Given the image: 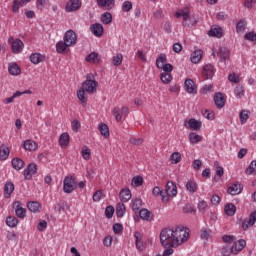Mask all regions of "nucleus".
<instances>
[{
	"mask_svg": "<svg viewBox=\"0 0 256 256\" xmlns=\"http://www.w3.org/2000/svg\"><path fill=\"white\" fill-rule=\"evenodd\" d=\"M189 239V229L178 226L175 230L164 228L160 232V242L164 249H174Z\"/></svg>",
	"mask_w": 256,
	"mask_h": 256,
	"instance_id": "f257e3e1",
	"label": "nucleus"
},
{
	"mask_svg": "<svg viewBox=\"0 0 256 256\" xmlns=\"http://www.w3.org/2000/svg\"><path fill=\"white\" fill-rule=\"evenodd\" d=\"M77 189V180L73 176H66L63 181L64 193H73Z\"/></svg>",
	"mask_w": 256,
	"mask_h": 256,
	"instance_id": "f03ea898",
	"label": "nucleus"
},
{
	"mask_svg": "<svg viewBox=\"0 0 256 256\" xmlns=\"http://www.w3.org/2000/svg\"><path fill=\"white\" fill-rule=\"evenodd\" d=\"M175 17H176V19H179L182 17V19H183L182 25L184 27H187V21H189V19H191V7L186 6L182 9H180L179 11H177L175 13Z\"/></svg>",
	"mask_w": 256,
	"mask_h": 256,
	"instance_id": "7ed1b4c3",
	"label": "nucleus"
},
{
	"mask_svg": "<svg viewBox=\"0 0 256 256\" xmlns=\"http://www.w3.org/2000/svg\"><path fill=\"white\" fill-rule=\"evenodd\" d=\"M97 81L91 80V77L87 76V79L82 84V89L86 91V93H95L97 91Z\"/></svg>",
	"mask_w": 256,
	"mask_h": 256,
	"instance_id": "20e7f679",
	"label": "nucleus"
},
{
	"mask_svg": "<svg viewBox=\"0 0 256 256\" xmlns=\"http://www.w3.org/2000/svg\"><path fill=\"white\" fill-rule=\"evenodd\" d=\"M12 209L15 210L18 219H25L27 217V209L23 208V204L20 201L13 202Z\"/></svg>",
	"mask_w": 256,
	"mask_h": 256,
	"instance_id": "39448f33",
	"label": "nucleus"
},
{
	"mask_svg": "<svg viewBox=\"0 0 256 256\" xmlns=\"http://www.w3.org/2000/svg\"><path fill=\"white\" fill-rule=\"evenodd\" d=\"M83 5V2L81 0H69L66 3V13H73L75 11H79L81 9V6Z\"/></svg>",
	"mask_w": 256,
	"mask_h": 256,
	"instance_id": "423d86ee",
	"label": "nucleus"
},
{
	"mask_svg": "<svg viewBox=\"0 0 256 256\" xmlns=\"http://www.w3.org/2000/svg\"><path fill=\"white\" fill-rule=\"evenodd\" d=\"M64 41L69 45L70 47H73L77 45V34L73 30L66 31L64 35Z\"/></svg>",
	"mask_w": 256,
	"mask_h": 256,
	"instance_id": "0eeeda50",
	"label": "nucleus"
},
{
	"mask_svg": "<svg viewBox=\"0 0 256 256\" xmlns=\"http://www.w3.org/2000/svg\"><path fill=\"white\" fill-rule=\"evenodd\" d=\"M203 123L201 121H198L194 118H191L190 120H185L184 126L186 129H191L192 131H199L201 130Z\"/></svg>",
	"mask_w": 256,
	"mask_h": 256,
	"instance_id": "6e6552de",
	"label": "nucleus"
},
{
	"mask_svg": "<svg viewBox=\"0 0 256 256\" xmlns=\"http://www.w3.org/2000/svg\"><path fill=\"white\" fill-rule=\"evenodd\" d=\"M247 246V242L245 240H239V241H233L231 249H232V255H239L241 253L242 249H245Z\"/></svg>",
	"mask_w": 256,
	"mask_h": 256,
	"instance_id": "1a4fd4ad",
	"label": "nucleus"
},
{
	"mask_svg": "<svg viewBox=\"0 0 256 256\" xmlns=\"http://www.w3.org/2000/svg\"><path fill=\"white\" fill-rule=\"evenodd\" d=\"M164 193H165V197H168V199L170 197L177 196V185H175V183L172 181L167 182Z\"/></svg>",
	"mask_w": 256,
	"mask_h": 256,
	"instance_id": "9d476101",
	"label": "nucleus"
},
{
	"mask_svg": "<svg viewBox=\"0 0 256 256\" xmlns=\"http://www.w3.org/2000/svg\"><path fill=\"white\" fill-rule=\"evenodd\" d=\"M184 89L189 95H196L197 93V85L191 78H187L184 82Z\"/></svg>",
	"mask_w": 256,
	"mask_h": 256,
	"instance_id": "9b49d317",
	"label": "nucleus"
},
{
	"mask_svg": "<svg viewBox=\"0 0 256 256\" xmlns=\"http://www.w3.org/2000/svg\"><path fill=\"white\" fill-rule=\"evenodd\" d=\"M255 222H256V210L251 212L248 219L243 220L242 228L244 229V231H247V229H249V227H253L255 225Z\"/></svg>",
	"mask_w": 256,
	"mask_h": 256,
	"instance_id": "f8f14e48",
	"label": "nucleus"
},
{
	"mask_svg": "<svg viewBox=\"0 0 256 256\" xmlns=\"http://www.w3.org/2000/svg\"><path fill=\"white\" fill-rule=\"evenodd\" d=\"M213 75H215V66L206 64L202 71V77L204 79H212Z\"/></svg>",
	"mask_w": 256,
	"mask_h": 256,
	"instance_id": "ddd939ff",
	"label": "nucleus"
},
{
	"mask_svg": "<svg viewBox=\"0 0 256 256\" xmlns=\"http://www.w3.org/2000/svg\"><path fill=\"white\" fill-rule=\"evenodd\" d=\"M35 173H37V165L29 164L28 167L24 170L23 175L24 178L29 181L30 179H32Z\"/></svg>",
	"mask_w": 256,
	"mask_h": 256,
	"instance_id": "4468645a",
	"label": "nucleus"
},
{
	"mask_svg": "<svg viewBox=\"0 0 256 256\" xmlns=\"http://www.w3.org/2000/svg\"><path fill=\"white\" fill-rule=\"evenodd\" d=\"M90 31L91 33H93V35L95 37H102L103 36V25L99 24V23H95V24H92L90 26Z\"/></svg>",
	"mask_w": 256,
	"mask_h": 256,
	"instance_id": "2eb2a0df",
	"label": "nucleus"
},
{
	"mask_svg": "<svg viewBox=\"0 0 256 256\" xmlns=\"http://www.w3.org/2000/svg\"><path fill=\"white\" fill-rule=\"evenodd\" d=\"M45 59H46L45 55L41 53H32L30 55V61L31 63H33V65H39V63H43Z\"/></svg>",
	"mask_w": 256,
	"mask_h": 256,
	"instance_id": "dca6fc26",
	"label": "nucleus"
},
{
	"mask_svg": "<svg viewBox=\"0 0 256 256\" xmlns=\"http://www.w3.org/2000/svg\"><path fill=\"white\" fill-rule=\"evenodd\" d=\"M214 103L218 109H223V107H225V98L221 92L214 95Z\"/></svg>",
	"mask_w": 256,
	"mask_h": 256,
	"instance_id": "f3484780",
	"label": "nucleus"
},
{
	"mask_svg": "<svg viewBox=\"0 0 256 256\" xmlns=\"http://www.w3.org/2000/svg\"><path fill=\"white\" fill-rule=\"evenodd\" d=\"M152 193L154 197H161L163 203H167L169 201V196H165V191L161 190L160 187L156 186L153 188Z\"/></svg>",
	"mask_w": 256,
	"mask_h": 256,
	"instance_id": "a211bd4d",
	"label": "nucleus"
},
{
	"mask_svg": "<svg viewBox=\"0 0 256 256\" xmlns=\"http://www.w3.org/2000/svg\"><path fill=\"white\" fill-rule=\"evenodd\" d=\"M208 35L209 37H217L218 39H221V37H223V29L219 26H212Z\"/></svg>",
	"mask_w": 256,
	"mask_h": 256,
	"instance_id": "6ab92c4d",
	"label": "nucleus"
},
{
	"mask_svg": "<svg viewBox=\"0 0 256 256\" xmlns=\"http://www.w3.org/2000/svg\"><path fill=\"white\" fill-rule=\"evenodd\" d=\"M12 47V53H21L23 51V47H25V44H23V41L16 39L11 44Z\"/></svg>",
	"mask_w": 256,
	"mask_h": 256,
	"instance_id": "aec40b11",
	"label": "nucleus"
},
{
	"mask_svg": "<svg viewBox=\"0 0 256 256\" xmlns=\"http://www.w3.org/2000/svg\"><path fill=\"white\" fill-rule=\"evenodd\" d=\"M119 199L122 203H127V201L131 200V190L129 188H124L119 193Z\"/></svg>",
	"mask_w": 256,
	"mask_h": 256,
	"instance_id": "412c9836",
	"label": "nucleus"
},
{
	"mask_svg": "<svg viewBox=\"0 0 256 256\" xmlns=\"http://www.w3.org/2000/svg\"><path fill=\"white\" fill-rule=\"evenodd\" d=\"M243 191V185L234 183L228 188L229 195H239Z\"/></svg>",
	"mask_w": 256,
	"mask_h": 256,
	"instance_id": "4be33fe9",
	"label": "nucleus"
},
{
	"mask_svg": "<svg viewBox=\"0 0 256 256\" xmlns=\"http://www.w3.org/2000/svg\"><path fill=\"white\" fill-rule=\"evenodd\" d=\"M8 72L14 77H17V75H21V67H19L15 62L10 63L8 65Z\"/></svg>",
	"mask_w": 256,
	"mask_h": 256,
	"instance_id": "5701e85b",
	"label": "nucleus"
},
{
	"mask_svg": "<svg viewBox=\"0 0 256 256\" xmlns=\"http://www.w3.org/2000/svg\"><path fill=\"white\" fill-rule=\"evenodd\" d=\"M27 3H31V0H14L12 5L13 13H19V8L27 5Z\"/></svg>",
	"mask_w": 256,
	"mask_h": 256,
	"instance_id": "b1692460",
	"label": "nucleus"
},
{
	"mask_svg": "<svg viewBox=\"0 0 256 256\" xmlns=\"http://www.w3.org/2000/svg\"><path fill=\"white\" fill-rule=\"evenodd\" d=\"M197 189H199V185H197V182L194 179L188 180L186 183V190L188 193H197Z\"/></svg>",
	"mask_w": 256,
	"mask_h": 256,
	"instance_id": "393cba45",
	"label": "nucleus"
},
{
	"mask_svg": "<svg viewBox=\"0 0 256 256\" xmlns=\"http://www.w3.org/2000/svg\"><path fill=\"white\" fill-rule=\"evenodd\" d=\"M141 207H143V200L136 198L131 201V209L134 213H139Z\"/></svg>",
	"mask_w": 256,
	"mask_h": 256,
	"instance_id": "a878e982",
	"label": "nucleus"
},
{
	"mask_svg": "<svg viewBox=\"0 0 256 256\" xmlns=\"http://www.w3.org/2000/svg\"><path fill=\"white\" fill-rule=\"evenodd\" d=\"M97 5L99 7H106L108 11H111L115 5V0H97Z\"/></svg>",
	"mask_w": 256,
	"mask_h": 256,
	"instance_id": "bb28decb",
	"label": "nucleus"
},
{
	"mask_svg": "<svg viewBox=\"0 0 256 256\" xmlns=\"http://www.w3.org/2000/svg\"><path fill=\"white\" fill-rule=\"evenodd\" d=\"M69 47H71L69 44L66 43V41H59L56 44V51L57 53L63 54V53H67V49H69Z\"/></svg>",
	"mask_w": 256,
	"mask_h": 256,
	"instance_id": "cd10ccee",
	"label": "nucleus"
},
{
	"mask_svg": "<svg viewBox=\"0 0 256 256\" xmlns=\"http://www.w3.org/2000/svg\"><path fill=\"white\" fill-rule=\"evenodd\" d=\"M9 147H7L5 144H2L0 146V161H7L9 159Z\"/></svg>",
	"mask_w": 256,
	"mask_h": 256,
	"instance_id": "c85d7f7f",
	"label": "nucleus"
},
{
	"mask_svg": "<svg viewBox=\"0 0 256 256\" xmlns=\"http://www.w3.org/2000/svg\"><path fill=\"white\" fill-rule=\"evenodd\" d=\"M23 147L25 151H37V142L33 140H26L24 141Z\"/></svg>",
	"mask_w": 256,
	"mask_h": 256,
	"instance_id": "c756f323",
	"label": "nucleus"
},
{
	"mask_svg": "<svg viewBox=\"0 0 256 256\" xmlns=\"http://www.w3.org/2000/svg\"><path fill=\"white\" fill-rule=\"evenodd\" d=\"M15 191V185L11 182H7L4 186V197L5 199H9L11 197V193Z\"/></svg>",
	"mask_w": 256,
	"mask_h": 256,
	"instance_id": "7c9ffc66",
	"label": "nucleus"
},
{
	"mask_svg": "<svg viewBox=\"0 0 256 256\" xmlns=\"http://www.w3.org/2000/svg\"><path fill=\"white\" fill-rule=\"evenodd\" d=\"M191 62L192 63H199V61H201V59H203V50H196L191 54Z\"/></svg>",
	"mask_w": 256,
	"mask_h": 256,
	"instance_id": "2f4dec72",
	"label": "nucleus"
},
{
	"mask_svg": "<svg viewBox=\"0 0 256 256\" xmlns=\"http://www.w3.org/2000/svg\"><path fill=\"white\" fill-rule=\"evenodd\" d=\"M27 207L31 213H39L41 204L37 201L28 202Z\"/></svg>",
	"mask_w": 256,
	"mask_h": 256,
	"instance_id": "473e14b6",
	"label": "nucleus"
},
{
	"mask_svg": "<svg viewBox=\"0 0 256 256\" xmlns=\"http://www.w3.org/2000/svg\"><path fill=\"white\" fill-rule=\"evenodd\" d=\"M250 115H251V111H249V110L240 111L239 119H240L241 125H245V123H247V121H249V116Z\"/></svg>",
	"mask_w": 256,
	"mask_h": 256,
	"instance_id": "72a5a7b5",
	"label": "nucleus"
},
{
	"mask_svg": "<svg viewBox=\"0 0 256 256\" xmlns=\"http://www.w3.org/2000/svg\"><path fill=\"white\" fill-rule=\"evenodd\" d=\"M12 167L16 171H21V169H23V167H25V162L20 158H14L12 160Z\"/></svg>",
	"mask_w": 256,
	"mask_h": 256,
	"instance_id": "f704fd0d",
	"label": "nucleus"
},
{
	"mask_svg": "<svg viewBox=\"0 0 256 256\" xmlns=\"http://www.w3.org/2000/svg\"><path fill=\"white\" fill-rule=\"evenodd\" d=\"M234 95L237 97V99H243V97H245V87H243L241 84H238L234 89Z\"/></svg>",
	"mask_w": 256,
	"mask_h": 256,
	"instance_id": "c9c22d12",
	"label": "nucleus"
},
{
	"mask_svg": "<svg viewBox=\"0 0 256 256\" xmlns=\"http://www.w3.org/2000/svg\"><path fill=\"white\" fill-rule=\"evenodd\" d=\"M69 133L64 132L60 135L59 137V145L60 147H67V145H69Z\"/></svg>",
	"mask_w": 256,
	"mask_h": 256,
	"instance_id": "e433bc0d",
	"label": "nucleus"
},
{
	"mask_svg": "<svg viewBox=\"0 0 256 256\" xmlns=\"http://www.w3.org/2000/svg\"><path fill=\"white\" fill-rule=\"evenodd\" d=\"M139 215H140V218L143 219V221H151V219H153V214L151 213V211L147 209H141L139 211Z\"/></svg>",
	"mask_w": 256,
	"mask_h": 256,
	"instance_id": "4c0bfd02",
	"label": "nucleus"
},
{
	"mask_svg": "<svg viewBox=\"0 0 256 256\" xmlns=\"http://www.w3.org/2000/svg\"><path fill=\"white\" fill-rule=\"evenodd\" d=\"M224 211L229 217H233L237 212V207H235L233 203H229L225 206Z\"/></svg>",
	"mask_w": 256,
	"mask_h": 256,
	"instance_id": "58836bf2",
	"label": "nucleus"
},
{
	"mask_svg": "<svg viewBox=\"0 0 256 256\" xmlns=\"http://www.w3.org/2000/svg\"><path fill=\"white\" fill-rule=\"evenodd\" d=\"M165 63H167V55H165L164 53L160 54L158 56V58L156 59V67L158 69L163 68V66L165 65Z\"/></svg>",
	"mask_w": 256,
	"mask_h": 256,
	"instance_id": "ea45409f",
	"label": "nucleus"
},
{
	"mask_svg": "<svg viewBox=\"0 0 256 256\" xmlns=\"http://www.w3.org/2000/svg\"><path fill=\"white\" fill-rule=\"evenodd\" d=\"M23 93H21V91H16L11 97L5 98L2 100V103H4V105H9L11 103H13V101H15V99H17V97H21Z\"/></svg>",
	"mask_w": 256,
	"mask_h": 256,
	"instance_id": "a19ab883",
	"label": "nucleus"
},
{
	"mask_svg": "<svg viewBox=\"0 0 256 256\" xmlns=\"http://www.w3.org/2000/svg\"><path fill=\"white\" fill-rule=\"evenodd\" d=\"M229 55H230L229 49H227L226 47L220 48L219 56L223 63H225V61L229 59Z\"/></svg>",
	"mask_w": 256,
	"mask_h": 256,
	"instance_id": "79ce46f5",
	"label": "nucleus"
},
{
	"mask_svg": "<svg viewBox=\"0 0 256 256\" xmlns=\"http://www.w3.org/2000/svg\"><path fill=\"white\" fill-rule=\"evenodd\" d=\"M170 162L172 163V165H177V164L181 163V153L173 152L170 155Z\"/></svg>",
	"mask_w": 256,
	"mask_h": 256,
	"instance_id": "37998d69",
	"label": "nucleus"
},
{
	"mask_svg": "<svg viewBox=\"0 0 256 256\" xmlns=\"http://www.w3.org/2000/svg\"><path fill=\"white\" fill-rule=\"evenodd\" d=\"M113 21V15L109 12H105L104 14L101 15V22L104 25H109Z\"/></svg>",
	"mask_w": 256,
	"mask_h": 256,
	"instance_id": "c03bdc74",
	"label": "nucleus"
},
{
	"mask_svg": "<svg viewBox=\"0 0 256 256\" xmlns=\"http://www.w3.org/2000/svg\"><path fill=\"white\" fill-rule=\"evenodd\" d=\"M6 224L8 227H17V225H19V219H17L15 216H8L6 218Z\"/></svg>",
	"mask_w": 256,
	"mask_h": 256,
	"instance_id": "a18cd8bd",
	"label": "nucleus"
},
{
	"mask_svg": "<svg viewBox=\"0 0 256 256\" xmlns=\"http://www.w3.org/2000/svg\"><path fill=\"white\" fill-rule=\"evenodd\" d=\"M189 139H190V143L197 144V143H201V141L203 140V137H201L195 132H191L189 134Z\"/></svg>",
	"mask_w": 256,
	"mask_h": 256,
	"instance_id": "49530a36",
	"label": "nucleus"
},
{
	"mask_svg": "<svg viewBox=\"0 0 256 256\" xmlns=\"http://www.w3.org/2000/svg\"><path fill=\"white\" fill-rule=\"evenodd\" d=\"M102 137H105V139H107V137H109V126H107V124H103L101 123L98 127Z\"/></svg>",
	"mask_w": 256,
	"mask_h": 256,
	"instance_id": "de8ad7c7",
	"label": "nucleus"
},
{
	"mask_svg": "<svg viewBox=\"0 0 256 256\" xmlns=\"http://www.w3.org/2000/svg\"><path fill=\"white\" fill-rule=\"evenodd\" d=\"M123 63V54L118 53L112 58V65L119 67Z\"/></svg>",
	"mask_w": 256,
	"mask_h": 256,
	"instance_id": "09e8293b",
	"label": "nucleus"
},
{
	"mask_svg": "<svg viewBox=\"0 0 256 256\" xmlns=\"http://www.w3.org/2000/svg\"><path fill=\"white\" fill-rule=\"evenodd\" d=\"M116 215L117 217H123L125 215V204L123 202H119L116 205Z\"/></svg>",
	"mask_w": 256,
	"mask_h": 256,
	"instance_id": "8fccbe9b",
	"label": "nucleus"
},
{
	"mask_svg": "<svg viewBox=\"0 0 256 256\" xmlns=\"http://www.w3.org/2000/svg\"><path fill=\"white\" fill-rule=\"evenodd\" d=\"M160 79L162 83H165V85H167L170 81H173V76H171V73L162 72L160 75Z\"/></svg>",
	"mask_w": 256,
	"mask_h": 256,
	"instance_id": "3c124183",
	"label": "nucleus"
},
{
	"mask_svg": "<svg viewBox=\"0 0 256 256\" xmlns=\"http://www.w3.org/2000/svg\"><path fill=\"white\" fill-rule=\"evenodd\" d=\"M134 237H135L137 249H139V251H142L143 250V242L141 241L142 235L140 234V232H135Z\"/></svg>",
	"mask_w": 256,
	"mask_h": 256,
	"instance_id": "603ef678",
	"label": "nucleus"
},
{
	"mask_svg": "<svg viewBox=\"0 0 256 256\" xmlns=\"http://www.w3.org/2000/svg\"><path fill=\"white\" fill-rule=\"evenodd\" d=\"M88 63H99V54L92 52L86 57Z\"/></svg>",
	"mask_w": 256,
	"mask_h": 256,
	"instance_id": "864d4df0",
	"label": "nucleus"
},
{
	"mask_svg": "<svg viewBox=\"0 0 256 256\" xmlns=\"http://www.w3.org/2000/svg\"><path fill=\"white\" fill-rule=\"evenodd\" d=\"M200 237L203 241H209V238L211 237V229L203 228L200 231Z\"/></svg>",
	"mask_w": 256,
	"mask_h": 256,
	"instance_id": "5fc2aeb1",
	"label": "nucleus"
},
{
	"mask_svg": "<svg viewBox=\"0 0 256 256\" xmlns=\"http://www.w3.org/2000/svg\"><path fill=\"white\" fill-rule=\"evenodd\" d=\"M247 27V22L245 20H240L236 25L237 33H243Z\"/></svg>",
	"mask_w": 256,
	"mask_h": 256,
	"instance_id": "6e6d98bb",
	"label": "nucleus"
},
{
	"mask_svg": "<svg viewBox=\"0 0 256 256\" xmlns=\"http://www.w3.org/2000/svg\"><path fill=\"white\" fill-rule=\"evenodd\" d=\"M82 157L85 161H89L91 159V149H89V147L84 146L82 148Z\"/></svg>",
	"mask_w": 256,
	"mask_h": 256,
	"instance_id": "4d7b16f0",
	"label": "nucleus"
},
{
	"mask_svg": "<svg viewBox=\"0 0 256 256\" xmlns=\"http://www.w3.org/2000/svg\"><path fill=\"white\" fill-rule=\"evenodd\" d=\"M246 175H256V161H252L246 169Z\"/></svg>",
	"mask_w": 256,
	"mask_h": 256,
	"instance_id": "13d9d810",
	"label": "nucleus"
},
{
	"mask_svg": "<svg viewBox=\"0 0 256 256\" xmlns=\"http://www.w3.org/2000/svg\"><path fill=\"white\" fill-rule=\"evenodd\" d=\"M133 9V3L131 1H124L122 3V11L123 13H129Z\"/></svg>",
	"mask_w": 256,
	"mask_h": 256,
	"instance_id": "bf43d9fd",
	"label": "nucleus"
},
{
	"mask_svg": "<svg viewBox=\"0 0 256 256\" xmlns=\"http://www.w3.org/2000/svg\"><path fill=\"white\" fill-rule=\"evenodd\" d=\"M141 185H143V177L135 176L132 179V187H141Z\"/></svg>",
	"mask_w": 256,
	"mask_h": 256,
	"instance_id": "052dcab7",
	"label": "nucleus"
},
{
	"mask_svg": "<svg viewBox=\"0 0 256 256\" xmlns=\"http://www.w3.org/2000/svg\"><path fill=\"white\" fill-rule=\"evenodd\" d=\"M77 97L82 104L85 105V103H87V96L85 95V90L83 88L78 91Z\"/></svg>",
	"mask_w": 256,
	"mask_h": 256,
	"instance_id": "680f3d73",
	"label": "nucleus"
},
{
	"mask_svg": "<svg viewBox=\"0 0 256 256\" xmlns=\"http://www.w3.org/2000/svg\"><path fill=\"white\" fill-rule=\"evenodd\" d=\"M214 167H216V175L218 177H223V175L225 174V170L223 169V167L219 166L218 161L214 162Z\"/></svg>",
	"mask_w": 256,
	"mask_h": 256,
	"instance_id": "e2e57ef3",
	"label": "nucleus"
},
{
	"mask_svg": "<svg viewBox=\"0 0 256 256\" xmlns=\"http://www.w3.org/2000/svg\"><path fill=\"white\" fill-rule=\"evenodd\" d=\"M233 254V248L229 247V246H224L221 249V255L223 256H231Z\"/></svg>",
	"mask_w": 256,
	"mask_h": 256,
	"instance_id": "0e129e2a",
	"label": "nucleus"
},
{
	"mask_svg": "<svg viewBox=\"0 0 256 256\" xmlns=\"http://www.w3.org/2000/svg\"><path fill=\"white\" fill-rule=\"evenodd\" d=\"M113 115L115 116L116 121H121L122 115H121V109L119 107H115L112 111Z\"/></svg>",
	"mask_w": 256,
	"mask_h": 256,
	"instance_id": "69168bd1",
	"label": "nucleus"
},
{
	"mask_svg": "<svg viewBox=\"0 0 256 256\" xmlns=\"http://www.w3.org/2000/svg\"><path fill=\"white\" fill-rule=\"evenodd\" d=\"M244 39H246L247 41L255 42L256 41V33L255 32L246 33L244 35Z\"/></svg>",
	"mask_w": 256,
	"mask_h": 256,
	"instance_id": "338daca9",
	"label": "nucleus"
},
{
	"mask_svg": "<svg viewBox=\"0 0 256 256\" xmlns=\"http://www.w3.org/2000/svg\"><path fill=\"white\" fill-rule=\"evenodd\" d=\"M184 213H190L191 215L195 214V207L190 204H186L183 208Z\"/></svg>",
	"mask_w": 256,
	"mask_h": 256,
	"instance_id": "774afa93",
	"label": "nucleus"
}]
</instances>
